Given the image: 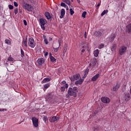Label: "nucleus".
Listing matches in <instances>:
<instances>
[{"instance_id":"f257e3e1","label":"nucleus","mask_w":131,"mask_h":131,"mask_svg":"<svg viewBox=\"0 0 131 131\" xmlns=\"http://www.w3.org/2000/svg\"><path fill=\"white\" fill-rule=\"evenodd\" d=\"M78 90V88H77V87H74L73 89L70 88L68 91V94L69 96H73L75 97L77 96Z\"/></svg>"},{"instance_id":"f03ea898","label":"nucleus","mask_w":131,"mask_h":131,"mask_svg":"<svg viewBox=\"0 0 131 131\" xmlns=\"http://www.w3.org/2000/svg\"><path fill=\"white\" fill-rule=\"evenodd\" d=\"M23 8L25 9V10H27L28 12H33L34 8L33 6H32L30 4H28L27 3H24L23 4Z\"/></svg>"},{"instance_id":"7ed1b4c3","label":"nucleus","mask_w":131,"mask_h":131,"mask_svg":"<svg viewBox=\"0 0 131 131\" xmlns=\"http://www.w3.org/2000/svg\"><path fill=\"white\" fill-rule=\"evenodd\" d=\"M127 47L124 45H122L119 49V54L120 56L124 55L126 53Z\"/></svg>"},{"instance_id":"20e7f679","label":"nucleus","mask_w":131,"mask_h":131,"mask_svg":"<svg viewBox=\"0 0 131 131\" xmlns=\"http://www.w3.org/2000/svg\"><path fill=\"white\" fill-rule=\"evenodd\" d=\"M28 46H29L30 47V48H32L35 47V46H36V44L35 43L34 39H33V38L31 37V38H29Z\"/></svg>"},{"instance_id":"39448f33","label":"nucleus","mask_w":131,"mask_h":131,"mask_svg":"<svg viewBox=\"0 0 131 131\" xmlns=\"http://www.w3.org/2000/svg\"><path fill=\"white\" fill-rule=\"evenodd\" d=\"M39 22L40 24L41 28L43 30H46V27H45V25L47 24V20L43 19V18H40L39 19Z\"/></svg>"},{"instance_id":"423d86ee","label":"nucleus","mask_w":131,"mask_h":131,"mask_svg":"<svg viewBox=\"0 0 131 131\" xmlns=\"http://www.w3.org/2000/svg\"><path fill=\"white\" fill-rule=\"evenodd\" d=\"M32 121L34 127H38V119L36 117H32Z\"/></svg>"},{"instance_id":"0eeeda50","label":"nucleus","mask_w":131,"mask_h":131,"mask_svg":"<svg viewBox=\"0 0 131 131\" xmlns=\"http://www.w3.org/2000/svg\"><path fill=\"white\" fill-rule=\"evenodd\" d=\"M101 102L104 104H108L110 103V98L106 97H103L101 98Z\"/></svg>"},{"instance_id":"6e6552de","label":"nucleus","mask_w":131,"mask_h":131,"mask_svg":"<svg viewBox=\"0 0 131 131\" xmlns=\"http://www.w3.org/2000/svg\"><path fill=\"white\" fill-rule=\"evenodd\" d=\"M71 81H74V80H78L80 78V75L77 74L74 75L72 77H70Z\"/></svg>"},{"instance_id":"1a4fd4ad","label":"nucleus","mask_w":131,"mask_h":131,"mask_svg":"<svg viewBox=\"0 0 131 131\" xmlns=\"http://www.w3.org/2000/svg\"><path fill=\"white\" fill-rule=\"evenodd\" d=\"M58 119L59 118L57 116H53L50 118L49 121H50V122H55V121H57Z\"/></svg>"},{"instance_id":"9d476101","label":"nucleus","mask_w":131,"mask_h":131,"mask_svg":"<svg viewBox=\"0 0 131 131\" xmlns=\"http://www.w3.org/2000/svg\"><path fill=\"white\" fill-rule=\"evenodd\" d=\"M124 100L125 102H127V101H129L130 100V95L129 94H125Z\"/></svg>"},{"instance_id":"9b49d317","label":"nucleus","mask_w":131,"mask_h":131,"mask_svg":"<svg viewBox=\"0 0 131 131\" xmlns=\"http://www.w3.org/2000/svg\"><path fill=\"white\" fill-rule=\"evenodd\" d=\"M37 62L39 65H42L45 63V60L43 58L41 57L37 60Z\"/></svg>"},{"instance_id":"f8f14e48","label":"nucleus","mask_w":131,"mask_h":131,"mask_svg":"<svg viewBox=\"0 0 131 131\" xmlns=\"http://www.w3.org/2000/svg\"><path fill=\"white\" fill-rule=\"evenodd\" d=\"M96 64H97V59L94 58L92 60L90 65L94 67V66H96Z\"/></svg>"},{"instance_id":"ddd939ff","label":"nucleus","mask_w":131,"mask_h":131,"mask_svg":"<svg viewBox=\"0 0 131 131\" xmlns=\"http://www.w3.org/2000/svg\"><path fill=\"white\" fill-rule=\"evenodd\" d=\"M100 77V74H97L91 79L92 81H96Z\"/></svg>"},{"instance_id":"4468645a","label":"nucleus","mask_w":131,"mask_h":131,"mask_svg":"<svg viewBox=\"0 0 131 131\" xmlns=\"http://www.w3.org/2000/svg\"><path fill=\"white\" fill-rule=\"evenodd\" d=\"M120 87V85L117 83L115 86L113 88V92H117L118 89Z\"/></svg>"},{"instance_id":"2eb2a0df","label":"nucleus","mask_w":131,"mask_h":131,"mask_svg":"<svg viewBox=\"0 0 131 131\" xmlns=\"http://www.w3.org/2000/svg\"><path fill=\"white\" fill-rule=\"evenodd\" d=\"M82 82H83V79H80L78 80H77L75 82V84L77 85L78 84H82Z\"/></svg>"},{"instance_id":"dca6fc26","label":"nucleus","mask_w":131,"mask_h":131,"mask_svg":"<svg viewBox=\"0 0 131 131\" xmlns=\"http://www.w3.org/2000/svg\"><path fill=\"white\" fill-rule=\"evenodd\" d=\"M126 32H128V33L131 32V24L128 25L126 28Z\"/></svg>"},{"instance_id":"f3484780","label":"nucleus","mask_w":131,"mask_h":131,"mask_svg":"<svg viewBox=\"0 0 131 131\" xmlns=\"http://www.w3.org/2000/svg\"><path fill=\"white\" fill-rule=\"evenodd\" d=\"M61 15L60 16V19H62L65 15V9H62L60 12Z\"/></svg>"},{"instance_id":"a211bd4d","label":"nucleus","mask_w":131,"mask_h":131,"mask_svg":"<svg viewBox=\"0 0 131 131\" xmlns=\"http://www.w3.org/2000/svg\"><path fill=\"white\" fill-rule=\"evenodd\" d=\"M45 16L48 19V20H50V19L52 18V16H51V14H50V13L48 12H45Z\"/></svg>"},{"instance_id":"6ab92c4d","label":"nucleus","mask_w":131,"mask_h":131,"mask_svg":"<svg viewBox=\"0 0 131 131\" xmlns=\"http://www.w3.org/2000/svg\"><path fill=\"white\" fill-rule=\"evenodd\" d=\"M51 80V78H45L41 82L42 83H46V82H49Z\"/></svg>"},{"instance_id":"aec40b11","label":"nucleus","mask_w":131,"mask_h":131,"mask_svg":"<svg viewBox=\"0 0 131 131\" xmlns=\"http://www.w3.org/2000/svg\"><path fill=\"white\" fill-rule=\"evenodd\" d=\"M95 35L98 37H100V36H101L102 35V33L100 31H96L95 33Z\"/></svg>"},{"instance_id":"412c9836","label":"nucleus","mask_w":131,"mask_h":131,"mask_svg":"<svg viewBox=\"0 0 131 131\" xmlns=\"http://www.w3.org/2000/svg\"><path fill=\"white\" fill-rule=\"evenodd\" d=\"M115 38V34H112L110 38V41H113Z\"/></svg>"},{"instance_id":"4be33fe9","label":"nucleus","mask_w":131,"mask_h":131,"mask_svg":"<svg viewBox=\"0 0 131 131\" xmlns=\"http://www.w3.org/2000/svg\"><path fill=\"white\" fill-rule=\"evenodd\" d=\"M23 43L25 47H26V48H27L28 45H27V37H26V39H23Z\"/></svg>"},{"instance_id":"5701e85b","label":"nucleus","mask_w":131,"mask_h":131,"mask_svg":"<svg viewBox=\"0 0 131 131\" xmlns=\"http://www.w3.org/2000/svg\"><path fill=\"white\" fill-rule=\"evenodd\" d=\"M94 55L95 57L99 56V49H97L94 51Z\"/></svg>"},{"instance_id":"b1692460","label":"nucleus","mask_w":131,"mask_h":131,"mask_svg":"<svg viewBox=\"0 0 131 131\" xmlns=\"http://www.w3.org/2000/svg\"><path fill=\"white\" fill-rule=\"evenodd\" d=\"M50 58L51 62H55L56 61V58L53 56H52V53H50Z\"/></svg>"},{"instance_id":"393cba45","label":"nucleus","mask_w":131,"mask_h":131,"mask_svg":"<svg viewBox=\"0 0 131 131\" xmlns=\"http://www.w3.org/2000/svg\"><path fill=\"white\" fill-rule=\"evenodd\" d=\"M67 49H68V46L67 44L64 45L63 46V54H64L66 52H67Z\"/></svg>"},{"instance_id":"a878e982","label":"nucleus","mask_w":131,"mask_h":131,"mask_svg":"<svg viewBox=\"0 0 131 131\" xmlns=\"http://www.w3.org/2000/svg\"><path fill=\"white\" fill-rule=\"evenodd\" d=\"M116 44H113L111 48L112 52H114L116 50Z\"/></svg>"},{"instance_id":"bb28decb","label":"nucleus","mask_w":131,"mask_h":131,"mask_svg":"<svg viewBox=\"0 0 131 131\" xmlns=\"http://www.w3.org/2000/svg\"><path fill=\"white\" fill-rule=\"evenodd\" d=\"M43 38H44V42L46 43V45H48V43H49V41H48V39H47L46 35H43Z\"/></svg>"},{"instance_id":"cd10ccee","label":"nucleus","mask_w":131,"mask_h":131,"mask_svg":"<svg viewBox=\"0 0 131 131\" xmlns=\"http://www.w3.org/2000/svg\"><path fill=\"white\" fill-rule=\"evenodd\" d=\"M5 43H7V45H11L12 43V42H11V40L9 39H6L5 40Z\"/></svg>"},{"instance_id":"c85d7f7f","label":"nucleus","mask_w":131,"mask_h":131,"mask_svg":"<svg viewBox=\"0 0 131 131\" xmlns=\"http://www.w3.org/2000/svg\"><path fill=\"white\" fill-rule=\"evenodd\" d=\"M47 99L48 100H52V99H53V95L49 94H48V96H47Z\"/></svg>"},{"instance_id":"c756f323","label":"nucleus","mask_w":131,"mask_h":131,"mask_svg":"<svg viewBox=\"0 0 131 131\" xmlns=\"http://www.w3.org/2000/svg\"><path fill=\"white\" fill-rule=\"evenodd\" d=\"M7 60L8 61H10V62H13L15 61V59H14L11 56L8 58Z\"/></svg>"},{"instance_id":"7c9ffc66","label":"nucleus","mask_w":131,"mask_h":131,"mask_svg":"<svg viewBox=\"0 0 131 131\" xmlns=\"http://www.w3.org/2000/svg\"><path fill=\"white\" fill-rule=\"evenodd\" d=\"M108 13V10H104L101 14V16H103L104 15H106Z\"/></svg>"},{"instance_id":"2f4dec72","label":"nucleus","mask_w":131,"mask_h":131,"mask_svg":"<svg viewBox=\"0 0 131 131\" xmlns=\"http://www.w3.org/2000/svg\"><path fill=\"white\" fill-rule=\"evenodd\" d=\"M88 73H89V70L86 69L84 72V75L83 77H86V75H88Z\"/></svg>"},{"instance_id":"473e14b6","label":"nucleus","mask_w":131,"mask_h":131,"mask_svg":"<svg viewBox=\"0 0 131 131\" xmlns=\"http://www.w3.org/2000/svg\"><path fill=\"white\" fill-rule=\"evenodd\" d=\"M63 2L69 6H70V1L69 0H63Z\"/></svg>"},{"instance_id":"72a5a7b5","label":"nucleus","mask_w":131,"mask_h":131,"mask_svg":"<svg viewBox=\"0 0 131 131\" xmlns=\"http://www.w3.org/2000/svg\"><path fill=\"white\" fill-rule=\"evenodd\" d=\"M49 88H50V83H47L46 84L44 85V89H48Z\"/></svg>"},{"instance_id":"f704fd0d","label":"nucleus","mask_w":131,"mask_h":131,"mask_svg":"<svg viewBox=\"0 0 131 131\" xmlns=\"http://www.w3.org/2000/svg\"><path fill=\"white\" fill-rule=\"evenodd\" d=\"M104 46H105L104 43H101L99 45L98 49H103V48H104Z\"/></svg>"},{"instance_id":"c9c22d12","label":"nucleus","mask_w":131,"mask_h":131,"mask_svg":"<svg viewBox=\"0 0 131 131\" xmlns=\"http://www.w3.org/2000/svg\"><path fill=\"white\" fill-rule=\"evenodd\" d=\"M86 15V11H83V12L82 14V17L83 18H85V15Z\"/></svg>"},{"instance_id":"e433bc0d","label":"nucleus","mask_w":131,"mask_h":131,"mask_svg":"<svg viewBox=\"0 0 131 131\" xmlns=\"http://www.w3.org/2000/svg\"><path fill=\"white\" fill-rule=\"evenodd\" d=\"M9 10H13L14 9V6L12 5H9L8 6Z\"/></svg>"},{"instance_id":"4c0bfd02","label":"nucleus","mask_w":131,"mask_h":131,"mask_svg":"<svg viewBox=\"0 0 131 131\" xmlns=\"http://www.w3.org/2000/svg\"><path fill=\"white\" fill-rule=\"evenodd\" d=\"M70 11L71 15H73V14H74V11H73L72 8H70Z\"/></svg>"},{"instance_id":"58836bf2","label":"nucleus","mask_w":131,"mask_h":131,"mask_svg":"<svg viewBox=\"0 0 131 131\" xmlns=\"http://www.w3.org/2000/svg\"><path fill=\"white\" fill-rule=\"evenodd\" d=\"M20 53H21V56L24 57V51H23L22 49H21Z\"/></svg>"},{"instance_id":"ea45409f","label":"nucleus","mask_w":131,"mask_h":131,"mask_svg":"<svg viewBox=\"0 0 131 131\" xmlns=\"http://www.w3.org/2000/svg\"><path fill=\"white\" fill-rule=\"evenodd\" d=\"M61 7H64V8H66V4L63 2H62L60 4Z\"/></svg>"},{"instance_id":"a19ab883","label":"nucleus","mask_w":131,"mask_h":131,"mask_svg":"<svg viewBox=\"0 0 131 131\" xmlns=\"http://www.w3.org/2000/svg\"><path fill=\"white\" fill-rule=\"evenodd\" d=\"M14 14L15 15H17V14H18V8H17L15 9V10H14Z\"/></svg>"},{"instance_id":"79ce46f5","label":"nucleus","mask_w":131,"mask_h":131,"mask_svg":"<svg viewBox=\"0 0 131 131\" xmlns=\"http://www.w3.org/2000/svg\"><path fill=\"white\" fill-rule=\"evenodd\" d=\"M43 120L46 122L48 120V118L46 116H44L43 117Z\"/></svg>"},{"instance_id":"37998d69","label":"nucleus","mask_w":131,"mask_h":131,"mask_svg":"<svg viewBox=\"0 0 131 131\" xmlns=\"http://www.w3.org/2000/svg\"><path fill=\"white\" fill-rule=\"evenodd\" d=\"M122 91L123 93H124L125 92V86H123L122 88Z\"/></svg>"},{"instance_id":"c03bdc74","label":"nucleus","mask_w":131,"mask_h":131,"mask_svg":"<svg viewBox=\"0 0 131 131\" xmlns=\"http://www.w3.org/2000/svg\"><path fill=\"white\" fill-rule=\"evenodd\" d=\"M59 47H58L57 48H54V52L56 53L57 52H58V51L59 50Z\"/></svg>"},{"instance_id":"a18cd8bd","label":"nucleus","mask_w":131,"mask_h":131,"mask_svg":"<svg viewBox=\"0 0 131 131\" xmlns=\"http://www.w3.org/2000/svg\"><path fill=\"white\" fill-rule=\"evenodd\" d=\"M60 90H61V92H64V91H65V87L64 86L61 87Z\"/></svg>"},{"instance_id":"49530a36","label":"nucleus","mask_w":131,"mask_h":131,"mask_svg":"<svg viewBox=\"0 0 131 131\" xmlns=\"http://www.w3.org/2000/svg\"><path fill=\"white\" fill-rule=\"evenodd\" d=\"M23 22H24V25H25V26H27V21H26V20H24Z\"/></svg>"},{"instance_id":"de8ad7c7","label":"nucleus","mask_w":131,"mask_h":131,"mask_svg":"<svg viewBox=\"0 0 131 131\" xmlns=\"http://www.w3.org/2000/svg\"><path fill=\"white\" fill-rule=\"evenodd\" d=\"M14 7H18V3L16 2H14Z\"/></svg>"},{"instance_id":"09e8293b","label":"nucleus","mask_w":131,"mask_h":131,"mask_svg":"<svg viewBox=\"0 0 131 131\" xmlns=\"http://www.w3.org/2000/svg\"><path fill=\"white\" fill-rule=\"evenodd\" d=\"M58 43H59V48H60V46H61V40L59 39L58 40Z\"/></svg>"},{"instance_id":"8fccbe9b","label":"nucleus","mask_w":131,"mask_h":131,"mask_svg":"<svg viewBox=\"0 0 131 131\" xmlns=\"http://www.w3.org/2000/svg\"><path fill=\"white\" fill-rule=\"evenodd\" d=\"M5 110L6 111V109H4V108H1L0 109V112H3L4 111H5Z\"/></svg>"},{"instance_id":"3c124183","label":"nucleus","mask_w":131,"mask_h":131,"mask_svg":"<svg viewBox=\"0 0 131 131\" xmlns=\"http://www.w3.org/2000/svg\"><path fill=\"white\" fill-rule=\"evenodd\" d=\"M100 6H101V3H99L98 4H97L96 7H97V8H99L100 7Z\"/></svg>"},{"instance_id":"603ef678","label":"nucleus","mask_w":131,"mask_h":131,"mask_svg":"<svg viewBox=\"0 0 131 131\" xmlns=\"http://www.w3.org/2000/svg\"><path fill=\"white\" fill-rule=\"evenodd\" d=\"M84 37L85 38H86V32H84Z\"/></svg>"},{"instance_id":"864d4df0","label":"nucleus","mask_w":131,"mask_h":131,"mask_svg":"<svg viewBox=\"0 0 131 131\" xmlns=\"http://www.w3.org/2000/svg\"><path fill=\"white\" fill-rule=\"evenodd\" d=\"M48 54H49V53L46 52V53L45 54V57H47V56L48 55Z\"/></svg>"},{"instance_id":"5fc2aeb1","label":"nucleus","mask_w":131,"mask_h":131,"mask_svg":"<svg viewBox=\"0 0 131 131\" xmlns=\"http://www.w3.org/2000/svg\"><path fill=\"white\" fill-rule=\"evenodd\" d=\"M84 52H85V50L82 49V50H81V53H84Z\"/></svg>"},{"instance_id":"6e6d98bb","label":"nucleus","mask_w":131,"mask_h":131,"mask_svg":"<svg viewBox=\"0 0 131 131\" xmlns=\"http://www.w3.org/2000/svg\"><path fill=\"white\" fill-rule=\"evenodd\" d=\"M67 11H68L69 10V8H68V6H66V7Z\"/></svg>"},{"instance_id":"4d7b16f0","label":"nucleus","mask_w":131,"mask_h":131,"mask_svg":"<svg viewBox=\"0 0 131 131\" xmlns=\"http://www.w3.org/2000/svg\"><path fill=\"white\" fill-rule=\"evenodd\" d=\"M62 83H63V84H65V83H66V81H62Z\"/></svg>"},{"instance_id":"13d9d810","label":"nucleus","mask_w":131,"mask_h":131,"mask_svg":"<svg viewBox=\"0 0 131 131\" xmlns=\"http://www.w3.org/2000/svg\"><path fill=\"white\" fill-rule=\"evenodd\" d=\"M65 88H66V89H67V88H68V84H66L65 85Z\"/></svg>"},{"instance_id":"bf43d9fd","label":"nucleus","mask_w":131,"mask_h":131,"mask_svg":"<svg viewBox=\"0 0 131 131\" xmlns=\"http://www.w3.org/2000/svg\"><path fill=\"white\" fill-rule=\"evenodd\" d=\"M70 95H67V98H68V99H69L70 98Z\"/></svg>"},{"instance_id":"052dcab7","label":"nucleus","mask_w":131,"mask_h":131,"mask_svg":"<svg viewBox=\"0 0 131 131\" xmlns=\"http://www.w3.org/2000/svg\"><path fill=\"white\" fill-rule=\"evenodd\" d=\"M78 4H80V0H77Z\"/></svg>"},{"instance_id":"680f3d73","label":"nucleus","mask_w":131,"mask_h":131,"mask_svg":"<svg viewBox=\"0 0 131 131\" xmlns=\"http://www.w3.org/2000/svg\"><path fill=\"white\" fill-rule=\"evenodd\" d=\"M52 38L50 37V40H52Z\"/></svg>"},{"instance_id":"e2e57ef3","label":"nucleus","mask_w":131,"mask_h":131,"mask_svg":"<svg viewBox=\"0 0 131 131\" xmlns=\"http://www.w3.org/2000/svg\"><path fill=\"white\" fill-rule=\"evenodd\" d=\"M5 65H8V63H5Z\"/></svg>"},{"instance_id":"0e129e2a","label":"nucleus","mask_w":131,"mask_h":131,"mask_svg":"<svg viewBox=\"0 0 131 131\" xmlns=\"http://www.w3.org/2000/svg\"><path fill=\"white\" fill-rule=\"evenodd\" d=\"M71 2H73V0H71Z\"/></svg>"},{"instance_id":"69168bd1","label":"nucleus","mask_w":131,"mask_h":131,"mask_svg":"<svg viewBox=\"0 0 131 131\" xmlns=\"http://www.w3.org/2000/svg\"><path fill=\"white\" fill-rule=\"evenodd\" d=\"M13 0H10L11 2H12Z\"/></svg>"}]
</instances>
